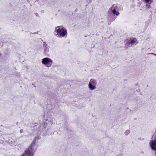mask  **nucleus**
<instances>
[{
    "mask_svg": "<svg viewBox=\"0 0 156 156\" xmlns=\"http://www.w3.org/2000/svg\"><path fill=\"white\" fill-rule=\"evenodd\" d=\"M97 82L95 80L91 79L90 80L88 85L89 89L90 90H93L96 88Z\"/></svg>",
    "mask_w": 156,
    "mask_h": 156,
    "instance_id": "nucleus-4",
    "label": "nucleus"
},
{
    "mask_svg": "<svg viewBox=\"0 0 156 156\" xmlns=\"http://www.w3.org/2000/svg\"><path fill=\"white\" fill-rule=\"evenodd\" d=\"M129 130H127L125 132V134L126 135H127L129 133Z\"/></svg>",
    "mask_w": 156,
    "mask_h": 156,
    "instance_id": "nucleus-10",
    "label": "nucleus"
},
{
    "mask_svg": "<svg viewBox=\"0 0 156 156\" xmlns=\"http://www.w3.org/2000/svg\"><path fill=\"white\" fill-rule=\"evenodd\" d=\"M144 2L146 3H148L149 5H147L146 7L148 8H149L150 7V4H151L153 2V0H144Z\"/></svg>",
    "mask_w": 156,
    "mask_h": 156,
    "instance_id": "nucleus-8",
    "label": "nucleus"
},
{
    "mask_svg": "<svg viewBox=\"0 0 156 156\" xmlns=\"http://www.w3.org/2000/svg\"><path fill=\"white\" fill-rule=\"evenodd\" d=\"M55 31L57 35L60 37H66L67 35V30L61 26L56 27L55 28Z\"/></svg>",
    "mask_w": 156,
    "mask_h": 156,
    "instance_id": "nucleus-1",
    "label": "nucleus"
},
{
    "mask_svg": "<svg viewBox=\"0 0 156 156\" xmlns=\"http://www.w3.org/2000/svg\"><path fill=\"white\" fill-rule=\"evenodd\" d=\"M150 145L152 149L154 150H156V139L154 141L153 140H151L150 143Z\"/></svg>",
    "mask_w": 156,
    "mask_h": 156,
    "instance_id": "nucleus-6",
    "label": "nucleus"
},
{
    "mask_svg": "<svg viewBox=\"0 0 156 156\" xmlns=\"http://www.w3.org/2000/svg\"><path fill=\"white\" fill-rule=\"evenodd\" d=\"M23 130H20V133H22L23 132Z\"/></svg>",
    "mask_w": 156,
    "mask_h": 156,
    "instance_id": "nucleus-11",
    "label": "nucleus"
},
{
    "mask_svg": "<svg viewBox=\"0 0 156 156\" xmlns=\"http://www.w3.org/2000/svg\"><path fill=\"white\" fill-rule=\"evenodd\" d=\"M138 43L137 39L135 38H133L130 39L128 43L129 46L131 44V45H135Z\"/></svg>",
    "mask_w": 156,
    "mask_h": 156,
    "instance_id": "nucleus-7",
    "label": "nucleus"
},
{
    "mask_svg": "<svg viewBox=\"0 0 156 156\" xmlns=\"http://www.w3.org/2000/svg\"><path fill=\"white\" fill-rule=\"evenodd\" d=\"M44 46L45 47L44 51L45 52H48L49 50V48L48 46H47V45L45 44H44Z\"/></svg>",
    "mask_w": 156,
    "mask_h": 156,
    "instance_id": "nucleus-9",
    "label": "nucleus"
},
{
    "mask_svg": "<svg viewBox=\"0 0 156 156\" xmlns=\"http://www.w3.org/2000/svg\"><path fill=\"white\" fill-rule=\"evenodd\" d=\"M41 63L46 67H50L52 66L53 61L50 58L46 57L42 59Z\"/></svg>",
    "mask_w": 156,
    "mask_h": 156,
    "instance_id": "nucleus-3",
    "label": "nucleus"
},
{
    "mask_svg": "<svg viewBox=\"0 0 156 156\" xmlns=\"http://www.w3.org/2000/svg\"><path fill=\"white\" fill-rule=\"evenodd\" d=\"M119 6L116 4H114L110 8L109 11H111L114 15L118 16L120 14L119 12Z\"/></svg>",
    "mask_w": 156,
    "mask_h": 156,
    "instance_id": "nucleus-5",
    "label": "nucleus"
},
{
    "mask_svg": "<svg viewBox=\"0 0 156 156\" xmlns=\"http://www.w3.org/2000/svg\"><path fill=\"white\" fill-rule=\"evenodd\" d=\"M36 148L37 147L35 143H33L22 156H33L34 152Z\"/></svg>",
    "mask_w": 156,
    "mask_h": 156,
    "instance_id": "nucleus-2",
    "label": "nucleus"
}]
</instances>
